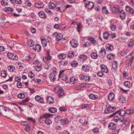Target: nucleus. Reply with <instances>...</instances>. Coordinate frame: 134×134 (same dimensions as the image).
I'll list each match as a JSON object with an SVG mask.
<instances>
[{
    "label": "nucleus",
    "instance_id": "nucleus-3",
    "mask_svg": "<svg viewBox=\"0 0 134 134\" xmlns=\"http://www.w3.org/2000/svg\"><path fill=\"white\" fill-rule=\"evenodd\" d=\"M53 37L56 38V40L57 41L61 40L63 38V35L61 34L57 33V32L53 33L52 34Z\"/></svg>",
    "mask_w": 134,
    "mask_h": 134
},
{
    "label": "nucleus",
    "instance_id": "nucleus-5",
    "mask_svg": "<svg viewBox=\"0 0 134 134\" xmlns=\"http://www.w3.org/2000/svg\"><path fill=\"white\" fill-rule=\"evenodd\" d=\"M52 57L49 54V52L47 51L46 54V56L43 57V60L46 63H48L47 61L50 60L51 59Z\"/></svg>",
    "mask_w": 134,
    "mask_h": 134
},
{
    "label": "nucleus",
    "instance_id": "nucleus-53",
    "mask_svg": "<svg viewBox=\"0 0 134 134\" xmlns=\"http://www.w3.org/2000/svg\"><path fill=\"white\" fill-rule=\"evenodd\" d=\"M7 1V0H2L1 2L2 4L4 6L7 5L8 4Z\"/></svg>",
    "mask_w": 134,
    "mask_h": 134
},
{
    "label": "nucleus",
    "instance_id": "nucleus-42",
    "mask_svg": "<svg viewBox=\"0 0 134 134\" xmlns=\"http://www.w3.org/2000/svg\"><path fill=\"white\" fill-rule=\"evenodd\" d=\"M124 85L125 87L129 88L130 86V83L129 81H127L124 82Z\"/></svg>",
    "mask_w": 134,
    "mask_h": 134
},
{
    "label": "nucleus",
    "instance_id": "nucleus-60",
    "mask_svg": "<svg viewBox=\"0 0 134 134\" xmlns=\"http://www.w3.org/2000/svg\"><path fill=\"white\" fill-rule=\"evenodd\" d=\"M90 77L88 76H85L84 79L86 81L89 82L90 80Z\"/></svg>",
    "mask_w": 134,
    "mask_h": 134
},
{
    "label": "nucleus",
    "instance_id": "nucleus-18",
    "mask_svg": "<svg viewBox=\"0 0 134 134\" xmlns=\"http://www.w3.org/2000/svg\"><path fill=\"white\" fill-rule=\"evenodd\" d=\"M89 97L90 99L93 100H96L98 98V97L97 95L92 94H90Z\"/></svg>",
    "mask_w": 134,
    "mask_h": 134
},
{
    "label": "nucleus",
    "instance_id": "nucleus-29",
    "mask_svg": "<svg viewBox=\"0 0 134 134\" xmlns=\"http://www.w3.org/2000/svg\"><path fill=\"white\" fill-rule=\"evenodd\" d=\"M97 53L95 52H93L91 54V57L93 59H96L98 57Z\"/></svg>",
    "mask_w": 134,
    "mask_h": 134
},
{
    "label": "nucleus",
    "instance_id": "nucleus-48",
    "mask_svg": "<svg viewBox=\"0 0 134 134\" xmlns=\"http://www.w3.org/2000/svg\"><path fill=\"white\" fill-rule=\"evenodd\" d=\"M64 92L63 90L61 91V92H58V96L59 97H60V98H61L63 97V96L64 95Z\"/></svg>",
    "mask_w": 134,
    "mask_h": 134
},
{
    "label": "nucleus",
    "instance_id": "nucleus-41",
    "mask_svg": "<svg viewBox=\"0 0 134 134\" xmlns=\"http://www.w3.org/2000/svg\"><path fill=\"white\" fill-rule=\"evenodd\" d=\"M8 70L11 72L14 71L15 70L14 67L11 66H10L8 67Z\"/></svg>",
    "mask_w": 134,
    "mask_h": 134
},
{
    "label": "nucleus",
    "instance_id": "nucleus-43",
    "mask_svg": "<svg viewBox=\"0 0 134 134\" xmlns=\"http://www.w3.org/2000/svg\"><path fill=\"white\" fill-rule=\"evenodd\" d=\"M134 45V40H132L130 41L128 44V47H132Z\"/></svg>",
    "mask_w": 134,
    "mask_h": 134
},
{
    "label": "nucleus",
    "instance_id": "nucleus-58",
    "mask_svg": "<svg viewBox=\"0 0 134 134\" xmlns=\"http://www.w3.org/2000/svg\"><path fill=\"white\" fill-rule=\"evenodd\" d=\"M7 45L10 48H12L14 46V44L12 42H10L7 44Z\"/></svg>",
    "mask_w": 134,
    "mask_h": 134
},
{
    "label": "nucleus",
    "instance_id": "nucleus-8",
    "mask_svg": "<svg viewBox=\"0 0 134 134\" xmlns=\"http://www.w3.org/2000/svg\"><path fill=\"white\" fill-rule=\"evenodd\" d=\"M102 71L103 72L107 73L108 72V70L107 67L103 64H102L100 66Z\"/></svg>",
    "mask_w": 134,
    "mask_h": 134
},
{
    "label": "nucleus",
    "instance_id": "nucleus-9",
    "mask_svg": "<svg viewBox=\"0 0 134 134\" xmlns=\"http://www.w3.org/2000/svg\"><path fill=\"white\" fill-rule=\"evenodd\" d=\"M87 40L90 42L92 44H98V42L95 40V39L92 37H90L88 38Z\"/></svg>",
    "mask_w": 134,
    "mask_h": 134
},
{
    "label": "nucleus",
    "instance_id": "nucleus-6",
    "mask_svg": "<svg viewBox=\"0 0 134 134\" xmlns=\"http://www.w3.org/2000/svg\"><path fill=\"white\" fill-rule=\"evenodd\" d=\"M99 56L101 58H103L106 55V50L104 48H102L99 53Z\"/></svg>",
    "mask_w": 134,
    "mask_h": 134
},
{
    "label": "nucleus",
    "instance_id": "nucleus-17",
    "mask_svg": "<svg viewBox=\"0 0 134 134\" xmlns=\"http://www.w3.org/2000/svg\"><path fill=\"white\" fill-rule=\"evenodd\" d=\"M39 16L41 18L45 19L46 17V15L44 12L42 11L38 13Z\"/></svg>",
    "mask_w": 134,
    "mask_h": 134
},
{
    "label": "nucleus",
    "instance_id": "nucleus-30",
    "mask_svg": "<svg viewBox=\"0 0 134 134\" xmlns=\"http://www.w3.org/2000/svg\"><path fill=\"white\" fill-rule=\"evenodd\" d=\"M86 84H85L83 83H81L80 84L79 86L78 87V88H77V87L76 88V90H79L81 89V88L85 87H86L85 85Z\"/></svg>",
    "mask_w": 134,
    "mask_h": 134
},
{
    "label": "nucleus",
    "instance_id": "nucleus-59",
    "mask_svg": "<svg viewBox=\"0 0 134 134\" xmlns=\"http://www.w3.org/2000/svg\"><path fill=\"white\" fill-rule=\"evenodd\" d=\"M89 107V106L87 104H82V109H85L88 108Z\"/></svg>",
    "mask_w": 134,
    "mask_h": 134
},
{
    "label": "nucleus",
    "instance_id": "nucleus-57",
    "mask_svg": "<svg viewBox=\"0 0 134 134\" xmlns=\"http://www.w3.org/2000/svg\"><path fill=\"white\" fill-rule=\"evenodd\" d=\"M76 80V79L73 77H72L71 78H70V80L66 81V82L67 83H70L73 81L74 80Z\"/></svg>",
    "mask_w": 134,
    "mask_h": 134
},
{
    "label": "nucleus",
    "instance_id": "nucleus-62",
    "mask_svg": "<svg viewBox=\"0 0 134 134\" xmlns=\"http://www.w3.org/2000/svg\"><path fill=\"white\" fill-rule=\"evenodd\" d=\"M17 87L19 88H21L23 87V85L20 82H18L17 84Z\"/></svg>",
    "mask_w": 134,
    "mask_h": 134
},
{
    "label": "nucleus",
    "instance_id": "nucleus-21",
    "mask_svg": "<svg viewBox=\"0 0 134 134\" xmlns=\"http://www.w3.org/2000/svg\"><path fill=\"white\" fill-rule=\"evenodd\" d=\"M115 96L114 94L113 93H110L108 95V99L110 100H112Z\"/></svg>",
    "mask_w": 134,
    "mask_h": 134
},
{
    "label": "nucleus",
    "instance_id": "nucleus-34",
    "mask_svg": "<svg viewBox=\"0 0 134 134\" xmlns=\"http://www.w3.org/2000/svg\"><path fill=\"white\" fill-rule=\"evenodd\" d=\"M7 75V74L5 71H1V75L4 78L6 77Z\"/></svg>",
    "mask_w": 134,
    "mask_h": 134
},
{
    "label": "nucleus",
    "instance_id": "nucleus-7",
    "mask_svg": "<svg viewBox=\"0 0 134 134\" xmlns=\"http://www.w3.org/2000/svg\"><path fill=\"white\" fill-rule=\"evenodd\" d=\"M64 71H60L59 75V77L62 80H65L67 78V76L65 74H63Z\"/></svg>",
    "mask_w": 134,
    "mask_h": 134
},
{
    "label": "nucleus",
    "instance_id": "nucleus-63",
    "mask_svg": "<svg viewBox=\"0 0 134 134\" xmlns=\"http://www.w3.org/2000/svg\"><path fill=\"white\" fill-rule=\"evenodd\" d=\"M97 75L99 76L102 77L103 75V72L100 71L98 72Z\"/></svg>",
    "mask_w": 134,
    "mask_h": 134
},
{
    "label": "nucleus",
    "instance_id": "nucleus-32",
    "mask_svg": "<svg viewBox=\"0 0 134 134\" xmlns=\"http://www.w3.org/2000/svg\"><path fill=\"white\" fill-rule=\"evenodd\" d=\"M102 11L103 13L108 14H109L108 11L105 7H103L102 8Z\"/></svg>",
    "mask_w": 134,
    "mask_h": 134
},
{
    "label": "nucleus",
    "instance_id": "nucleus-4",
    "mask_svg": "<svg viewBox=\"0 0 134 134\" xmlns=\"http://www.w3.org/2000/svg\"><path fill=\"white\" fill-rule=\"evenodd\" d=\"M85 7L88 9H92L94 6V4L92 2L89 1L85 3Z\"/></svg>",
    "mask_w": 134,
    "mask_h": 134
},
{
    "label": "nucleus",
    "instance_id": "nucleus-56",
    "mask_svg": "<svg viewBox=\"0 0 134 134\" xmlns=\"http://www.w3.org/2000/svg\"><path fill=\"white\" fill-rule=\"evenodd\" d=\"M45 122L47 125H49L52 123V121L51 120L48 119L45 120Z\"/></svg>",
    "mask_w": 134,
    "mask_h": 134
},
{
    "label": "nucleus",
    "instance_id": "nucleus-16",
    "mask_svg": "<svg viewBox=\"0 0 134 134\" xmlns=\"http://www.w3.org/2000/svg\"><path fill=\"white\" fill-rule=\"evenodd\" d=\"M110 36V34L108 32H105L103 34V38L105 40L109 39Z\"/></svg>",
    "mask_w": 134,
    "mask_h": 134
},
{
    "label": "nucleus",
    "instance_id": "nucleus-11",
    "mask_svg": "<svg viewBox=\"0 0 134 134\" xmlns=\"http://www.w3.org/2000/svg\"><path fill=\"white\" fill-rule=\"evenodd\" d=\"M112 10L113 13H118L119 12V9L118 6L114 5L112 7Z\"/></svg>",
    "mask_w": 134,
    "mask_h": 134
},
{
    "label": "nucleus",
    "instance_id": "nucleus-47",
    "mask_svg": "<svg viewBox=\"0 0 134 134\" xmlns=\"http://www.w3.org/2000/svg\"><path fill=\"white\" fill-rule=\"evenodd\" d=\"M74 52L72 51L69 52L68 56L70 58H72L74 56Z\"/></svg>",
    "mask_w": 134,
    "mask_h": 134
},
{
    "label": "nucleus",
    "instance_id": "nucleus-54",
    "mask_svg": "<svg viewBox=\"0 0 134 134\" xmlns=\"http://www.w3.org/2000/svg\"><path fill=\"white\" fill-rule=\"evenodd\" d=\"M119 119L121 120L119 118L118 115H116L114 117V120L116 122H117Z\"/></svg>",
    "mask_w": 134,
    "mask_h": 134
},
{
    "label": "nucleus",
    "instance_id": "nucleus-27",
    "mask_svg": "<svg viewBox=\"0 0 134 134\" xmlns=\"http://www.w3.org/2000/svg\"><path fill=\"white\" fill-rule=\"evenodd\" d=\"M119 102L121 103H123L125 102V99L122 96H121L119 98Z\"/></svg>",
    "mask_w": 134,
    "mask_h": 134
},
{
    "label": "nucleus",
    "instance_id": "nucleus-40",
    "mask_svg": "<svg viewBox=\"0 0 134 134\" xmlns=\"http://www.w3.org/2000/svg\"><path fill=\"white\" fill-rule=\"evenodd\" d=\"M118 68V64L117 62H114L112 64V68L114 70H115Z\"/></svg>",
    "mask_w": 134,
    "mask_h": 134
},
{
    "label": "nucleus",
    "instance_id": "nucleus-12",
    "mask_svg": "<svg viewBox=\"0 0 134 134\" xmlns=\"http://www.w3.org/2000/svg\"><path fill=\"white\" fill-rule=\"evenodd\" d=\"M106 51L111 52L114 49V48L112 46L109 44H106L105 46Z\"/></svg>",
    "mask_w": 134,
    "mask_h": 134
},
{
    "label": "nucleus",
    "instance_id": "nucleus-50",
    "mask_svg": "<svg viewBox=\"0 0 134 134\" xmlns=\"http://www.w3.org/2000/svg\"><path fill=\"white\" fill-rule=\"evenodd\" d=\"M71 65L73 67H75L77 65V63L76 61H74L71 63Z\"/></svg>",
    "mask_w": 134,
    "mask_h": 134
},
{
    "label": "nucleus",
    "instance_id": "nucleus-23",
    "mask_svg": "<svg viewBox=\"0 0 134 134\" xmlns=\"http://www.w3.org/2000/svg\"><path fill=\"white\" fill-rule=\"evenodd\" d=\"M57 109L55 107H51L48 109L49 111L51 113H55L57 111Z\"/></svg>",
    "mask_w": 134,
    "mask_h": 134
},
{
    "label": "nucleus",
    "instance_id": "nucleus-39",
    "mask_svg": "<svg viewBox=\"0 0 134 134\" xmlns=\"http://www.w3.org/2000/svg\"><path fill=\"white\" fill-rule=\"evenodd\" d=\"M41 49V46L39 44H37L36 45L35 48H34V50H35V51H36V50H38V51H40Z\"/></svg>",
    "mask_w": 134,
    "mask_h": 134
},
{
    "label": "nucleus",
    "instance_id": "nucleus-51",
    "mask_svg": "<svg viewBox=\"0 0 134 134\" xmlns=\"http://www.w3.org/2000/svg\"><path fill=\"white\" fill-rule=\"evenodd\" d=\"M42 46L43 47H45L47 46V42L44 39H42L41 40Z\"/></svg>",
    "mask_w": 134,
    "mask_h": 134
},
{
    "label": "nucleus",
    "instance_id": "nucleus-45",
    "mask_svg": "<svg viewBox=\"0 0 134 134\" xmlns=\"http://www.w3.org/2000/svg\"><path fill=\"white\" fill-rule=\"evenodd\" d=\"M128 53H127V51H121L120 53V54L122 56H124L127 54Z\"/></svg>",
    "mask_w": 134,
    "mask_h": 134
},
{
    "label": "nucleus",
    "instance_id": "nucleus-19",
    "mask_svg": "<svg viewBox=\"0 0 134 134\" xmlns=\"http://www.w3.org/2000/svg\"><path fill=\"white\" fill-rule=\"evenodd\" d=\"M55 75L54 74L51 73L49 76L50 80L52 81H54L56 79Z\"/></svg>",
    "mask_w": 134,
    "mask_h": 134
},
{
    "label": "nucleus",
    "instance_id": "nucleus-36",
    "mask_svg": "<svg viewBox=\"0 0 134 134\" xmlns=\"http://www.w3.org/2000/svg\"><path fill=\"white\" fill-rule=\"evenodd\" d=\"M115 55L113 54L110 53L108 54L107 56V58L108 59L111 60L114 58Z\"/></svg>",
    "mask_w": 134,
    "mask_h": 134
},
{
    "label": "nucleus",
    "instance_id": "nucleus-26",
    "mask_svg": "<svg viewBox=\"0 0 134 134\" xmlns=\"http://www.w3.org/2000/svg\"><path fill=\"white\" fill-rule=\"evenodd\" d=\"M118 112L119 115H120L122 116H124L125 115V111L122 109H120L119 110Z\"/></svg>",
    "mask_w": 134,
    "mask_h": 134
},
{
    "label": "nucleus",
    "instance_id": "nucleus-20",
    "mask_svg": "<svg viewBox=\"0 0 134 134\" xmlns=\"http://www.w3.org/2000/svg\"><path fill=\"white\" fill-rule=\"evenodd\" d=\"M120 13V18L122 20L124 19L125 17V12L122 10L119 12Z\"/></svg>",
    "mask_w": 134,
    "mask_h": 134
},
{
    "label": "nucleus",
    "instance_id": "nucleus-49",
    "mask_svg": "<svg viewBox=\"0 0 134 134\" xmlns=\"http://www.w3.org/2000/svg\"><path fill=\"white\" fill-rule=\"evenodd\" d=\"M18 97L19 98L23 99L25 97V95L23 93H21L18 94Z\"/></svg>",
    "mask_w": 134,
    "mask_h": 134
},
{
    "label": "nucleus",
    "instance_id": "nucleus-64",
    "mask_svg": "<svg viewBox=\"0 0 134 134\" xmlns=\"http://www.w3.org/2000/svg\"><path fill=\"white\" fill-rule=\"evenodd\" d=\"M60 64L63 65L65 66L67 65V62L66 61H60Z\"/></svg>",
    "mask_w": 134,
    "mask_h": 134
},
{
    "label": "nucleus",
    "instance_id": "nucleus-31",
    "mask_svg": "<svg viewBox=\"0 0 134 134\" xmlns=\"http://www.w3.org/2000/svg\"><path fill=\"white\" fill-rule=\"evenodd\" d=\"M66 57L65 55L64 54H60L58 56V58L60 60H62Z\"/></svg>",
    "mask_w": 134,
    "mask_h": 134
},
{
    "label": "nucleus",
    "instance_id": "nucleus-46",
    "mask_svg": "<svg viewBox=\"0 0 134 134\" xmlns=\"http://www.w3.org/2000/svg\"><path fill=\"white\" fill-rule=\"evenodd\" d=\"M77 31L79 32H80V30L82 28V26L81 24H77Z\"/></svg>",
    "mask_w": 134,
    "mask_h": 134
},
{
    "label": "nucleus",
    "instance_id": "nucleus-25",
    "mask_svg": "<svg viewBox=\"0 0 134 134\" xmlns=\"http://www.w3.org/2000/svg\"><path fill=\"white\" fill-rule=\"evenodd\" d=\"M62 91H63V90H62V88L58 86L56 87L54 89V92L57 93H58Z\"/></svg>",
    "mask_w": 134,
    "mask_h": 134
},
{
    "label": "nucleus",
    "instance_id": "nucleus-35",
    "mask_svg": "<svg viewBox=\"0 0 134 134\" xmlns=\"http://www.w3.org/2000/svg\"><path fill=\"white\" fill-rule=\"evenodd\" d=\"M41 68L42 66L40 65H37L35 67V70L38 71H40L41 70Z\"/></svg>",
    "mask_w": 134,
    "mask_h": 134
},
{
    "label": "nucleus",
    "instance_id": "nucleus-37",
    "mask_svg": "<svg viewBox=\"0 0 134 134\" xmlns=\"http://www.w3.org/2000/svg\"><path fill=\"white\" fill-rule=\"evenodd\" d=\"M55 7V5L53 3L50 2L49 4V8L53 9Z\"/></svg>",
    "mask_w": 134,
    "mask_h": 134
},
{
    "label": "nucleus",
    "instance_id": "nucleus-22",
    "mask_svg": "<svg viewBox=\"0 0 134 134\" xmlns=\"http://www.w3.org/2000/svg\"><path fill=\"white\" fill-rule=\"evenodd\" d=\"M74 41V39H73L72 41H70V43L72 47L74 48H76L78 45V43L75 42Z\"/></svg>",
    "mask_w": 134,
    "mask_h": 134
},
{
    "label": "nucleus",
    "instance_id": "nucleus-55",
    "mask_svg": "<svg viewBox=\"0 0 134 134\" xmlns=\"http://www.w3.org/2000/svg\"><path fill=\"white\" fill-rule=\"evenodd\" d=\"M88 66L86 65H84L82 66L83 70L85 72L88 70L87 69Z\"/></svg>",
    "mask_w": 134,
    "mask_h": 134
},
{
    "label": "nucleus",
    "instance_id": "nucleus-10",
    "mask_svg": "<svg viewBox=\"0 0 134 134\" xmlns=\"http://www.w3.org/2000/svg\"><path fill=\"white\" fill-rule=\"evenodd\" d=\"M116 125L113 123H110L108 125V127L110 129L115 130L116 127Z\"/></svg>",
    "mask_w": 134,
    "mask_h": 134
},
{
    "label": "nucleus",
    "instance_id": "nucleus-52",
    "mask_svg": "<svg viewBox=\"0 0 134 134\" xmlns=\"http://www.w3.org/2000/svg\"><path fill=\"white\" fill-rule=\"evenodd\" d=\"M61 117L60 116H58L55 119V122L57 123H59L61 119Z\"/></svg>",
    "mask_w": 134,
    "mask_h": 134
},
{
    "label": "nucleus",
    "instance_id": "nucleus-38",
    "mask_svg": "<svg viewBox=\"0 0 134 134\" xmlns=\"http://www.w3.org/2000/svg\"><path fill=\"white\" fill-rule=\"evenodd\" d=\"M29 100L28 98H26L25 99L23 100L21 102H20V104L24 105L26 102H28Z\"/></svg>",
    "mask_w": 134,
    "mask_h": 134
},
{
    "label": "nucleus",
    "instance_id": "nucleus-44",
    "mask_svg": "<svg viewBox=\"0 0 134 134\" xmlns=\"http://www.w3.org/2000/svg\"><path fill=\"white\" fill-rule=\"evenodd\" d=\"M52 115L51 114L48 113H45L43 115V116L45 119H47L51 117Z\"/></svg>",
    "mask_w": 134,
    "mask_h": 134
},
{
    "label": "nucleus",
    "instance_id": "nucleus-2",
    "mask_svg": "<svg viewBox=\"0 0 134 134\" xmlns=\"http://www.w3.org/2000/svg\"><path fill=\"white\" fill-rule=\"evenodd\" d=\"M7 56L9 59L12 60H16L18 59V57L16 54L10 52H8L7 54Z\"/></svg>",
    "mask_w": 134,
    "mask_h": 134
},
{
    "label": "nucleus",
    "instance_id": "nucleus-28",
    "mask_svg": "<svg viewBox=\"0 0 134 134\" xmlns=\"http://www.w3.org/2000/svg\"><path fill=\"white\" fill-rule=\"evenodd\" d=\"M36 7L38 8H42L44 6V4L42 3H37L35 5Z\"/></svg>",
    "mask_w": 134,
    "mask_h": 134
},
{
    "label": "nucleus",
    "instance_id": "nucleus-24",
    "mask_svg": "<svg viewBox=\"0 0 134 134\" xmlns=\"http://www.w3.org/2000/svg\"><path fill=\"white\" fill-rule=\"evenodd\" d=\"M27 45L28 46L30 47L33 46L34 44V42L32 40L30 39L28 41Z\"/></svg>",
    "mask_w": 134,
    "mask_h": 134
},
{
    "label": "nucleus",
    "instance_id": "nucleus-1",
    "mask_svg": "<svg viewBox=\"0 0 134 134\" xmlns=\"http://www.w3.org/2000/svg\"><path fill=\"white\" fill-rule=\"evenodd\" d=\"M115 110V107H111L110 105H109V107L105 110L104 113L106 114L114 112Z\"/></svg>",
    "mask_w": 134,
    "mask_h": 134
},
{
    "label": "nucleus",
    "instance_id": "nucleus-13",
    "mask_svg": "<svg viewBox=\"0 0 134 134\" xmlns=\"http://www.w3.org/2000/svg\"><path fill=\"white\" fill-rule=\"evenodd\" d=\"M126 11L131 14H133L134 13L133 9L130 7L129 6H127L126 7Z\"/></svg>",
    "mask_w": 134,
    "mask_h": 134
},
{
    "label": "nucleus",
    "instance_id": "nucleus-15",
    "mask_svg": "<svg viewBox=\"0 0 134 134\" xmlns=\"http://www.w3.org/2000/svg\"><path fill=\"white\" fill-rule=\"evenodd\" d=\"M122 120H121V121H124L126 125H127L129 126L130 125V120L129 119H126L124 118H122Z\"/></svg>",
    "mask_w": 134,
    "mask_h": 134
},
{
    "label": "nucleus",
    "instance_id": "nucleus-14",
    "mask_svg": "<svg viewBox=\"0 0 134 134\" xmlns=\"http://www.w3.org/2000/svg\"><path fill=\"white\" fill-rule=\"evenodd\" d=\"M47 98V102L49 104H52L54 102V99L52 97L48 96Z\"/></svg>",
    "mask_w": 134,
    "mask_h": 134
},
{
    "label": "nucleus",
    "instance_id": "nucleus-33",
    "mask_svg": "<svg viewBox=\"0 0 134 134\" xmlns=\"http://www.w3.org/2000/svg\"><path fill=\"white\" fill-rule=\"evenodd\" d=\"M5 9V11L8 13H11L13 12V10L12 8L10 7L6 8Z\"/></svg>",
    "mask_w": 134,
    "mask_h": 134
},
{
    "label": "nucleus",
    "instance_id": "nucleus-61",
    "mask_svg": "<svg viewBox=\"0 0 134 134\" xmlns=\"http://www.w3.org/2000/svg\"><path fill=\"white\" fill-rule=\"evenodd\" d=\"M125 114H127V115H129L131 114H132V111L131 110H127L125 111Z\"/></svg>",
    "mask_w": 134,
    "mask_h": 134
}]
</instances>
